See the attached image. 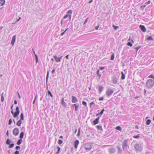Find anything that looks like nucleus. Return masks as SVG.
<instances>
[{"label": "nucleus", "mask_w": 154, "mask_h": 154, "mask_svg": "<svg viewBox=\"0 0 154 154\" xmlns=\"http://www.w3.org/2000/svg\"><path fill=\"white\" fill-rule=\"evenodd\" d=\"M154 85V81L152 79H149L146 82V86L148 89H150Z\"/></svg>", "instance_id": "nucleus-1"}, {"label": "nucleus", "mask_w": 154, "mask_h": 154, "mask_svg": "<svg viewBox=\"0 0 154 154\" xmlns=\"http://www.w3.org/2000/svg\"><path fill=\"white\" fill-rule=\"evenodd\" d=\"M134 148L136 152H140L143 150V146L141 144L136 143L134 145Z\"/></svg>", "instance_id": "nucleus-2"}, {"label": "nucleus", "mask_w": 154, "mask_h": 154, "mask_svg": "<svg viewBox=\"0 0 154 154\" xmlns=\"http://www.w3.org/2000/svg\"><path fill=\"white\" fill-rule=\"evenodd\" d=\"M128 139L125 140L122 144V149L124 151L125 149L127 148L128 147Z\"/></svg>", "instance_id": "nucleus-3"}, {"label": "nucleus", "mask_w": 154, "mask_h": 154, "mask_svg": "<svg viewBox=\"0 0 154 154\" xmlns=\"http://www.w3.org/2000/svg\"><path fill=\"white\" fill-rule=\"evenodd\" d=\"M11 113L13 115V116L14 118L17 117L19 115L20 113L19 110V108L18 106H17L16 108V111L14 112L13 109L11 111Z\"/></svg>", "instance_id": "nucleus-4"}, {"label": "nucleus", "mask_w": 154, "mask_h": 154, "mask_svg": "<svg viewBox=\"0 0 154 154\" xmlns=\"http://www.w3.org/2000/svg\"><path fill=\"white\" fill-rule=\"evenodd\" d=\"M92 147V144L91 143H86L84 144V148L86 150H90Z\"/></svg>", "instance_id": "nucleus-5"}, {"label": "nucleus", "mask_w": 154, "mask_h": 154, "mask_svg": "<svg viewBox=\"0 0 154 154\" xmlns=\"http://www.w3.org/2000/svg\"><path fill=\"white\" fill-rule=\"evenodd\" d=\"M19 132V129L17 128H15L13 130V134L16 136L18 134Z\"/></svg>", "instance_id": "nucleus-6"}, {"label": "nucleus", "mask_w": 154, "mask_h": 154, "mask_svg": "<svg viewBox=\"0 0 154 154\" xmlns=\"http://www.w3.org/2000/svg\"><path fill=\"white\" fill-rule=\"evenodd\" d=\"M113 93V91L110 88L108 89L106 91V95L108 96L111 95Z\"/></svg>", "instance_id": "nucleus-7"}, {"label": "nucleus", "mask_w": 154, "mask_h": 154, "mask_svg": "<svg viewBox=\"0 0 154 154\" xmlns=\"http://www.w3.org/2000/svg\"><path fill=\"white\" fill-rule=\"evenodd\" d=\"M108 150L110 154L114 153L116 151V150L114 147H111L109 148L108 149Z\"/></svg>", "instance_id": "nucleus-8"}, {"label": "nucleus", "mask_w": 154, "mask_h": 154, "mask_svg": "<svg viewBox=\"0 0 154 154\" xmlns=\"http://www.w3.org/2000/svg\"><path fill=\"white\" fill-rule=\"evenodd\" d=\"M79 103H75L72 105V107H75V110L77 111L79 109Z\"/></svg>", "instance_id": "nucleus-9"}, {"label": "nucleus", "mask_w": 154, "mask_h": 154, "mask_svg": "<svg viewBox=\"0 0 154 154\" xmlns=\"http://www.w3.org/2000/svg\"><path fill=\"white\" fill-rule=\"evenodd\" d=\"M112 80L113 83L116 84L118 82V78L116 76H113L112 78Z\"/></svg>", "instance_id": "nucleus-10"}, {"label": "nucleus", "mask_w": 154, "mask_h": 154, "mask_svg": "<svg viewBox=\"0 0 154 154\" xmlns=\"http://www.w3.org/2000/svg\"><path fill=\"white\" fill-rule=\"evenodd\" d=\"M72 102L73 103H77L78 102V100L76 97L74 96H72Z\"/></svg>", "instance_id": "nucleus-11"}, {"label": "nucleus", "mask_w": 154, "mask_h": 154, "mask_svg": "<svg viewBox=\"0 0 154 154\" xmlns=\"http://www.w3.org/2000/svg\"><path fill=\"white\" fill-rule=\"evenodd\" d=\"M16 38V35H14L12 37V39L11 40V44L13 46L14 45V43L15 42Z\"/></svg>", "instance_id": "nucleus-12"}, {"label": "nucleus", "mask_w": 154, "mask_h": 154, "mask_svg": "<svg viewBox=\"0 0 154 154\" xmlns=\"http://www.w3.org/2000/svg\"><path fill=\"white\" fill-rule=\"evenodd\" d=\"M140 28L143 32H145L146 31V29L144 26L141 25L140 26Z\"/></svg>", "instance_id": "nucleus-13"}, {"label": "nucleus", "mask_w": 154, "mask_h": 154, "mask_svg": "<svg viewBox=\"0 0 154 154\" xmlns=\"http://www.w3.org/2000/svg\"><path fill=\"white\" fill-rule=\"evenodd\" d=\"M62 57V56L58 58L56 56H54V58L55 59V61L56 62H60L61 61V59Z\"/></svg>", "instance_id": "nucleus-14"}, {"label": "nucleus", "mask_w": 154, "mask_h": 154, "mask_svg": "<svg viewBox=\"0 0 154 154\" xmlns=\"http://www.w3.org/2000/svg\"><path fill=\"white\" fill-rule=\"evenodd\" d=\"M79 144V141L78 140H76L74 144V146L75 148L77 149L78 147V146Z\"/></svg>", "instance_id": "nucleus-15"}, {"label": "nucleus", "mask_w": 154, "mask_h": 154, "mask_svg": "<svg viewBox=\"0 0 154 154\" xmlns=\"http://www.w3.org/2000/svg\"><path fill=\"white\" fill-rule=\"evenodd\" d=\"M72 13V11L71 10H69L66 13V14H70L69 15V20H70L71 18V14Z\"/></svg>", "instance_id": "nucleus-16"}, {"label": "nucleus", "mask_w": 154, "mask_h": 154, "mask_svg": "<svg viewBox=\"0 0 154 154\" xmlns=\"http://www.w3.org/2000/svg\"><path fill=\"white\" fill-rule=\"evenodd\" d=\"M99 119V117H97L95 120L93 121V122L94 123V125H95L98 123Z\"/></svg>", "instance_id": "nucleus-17"}, {"label": "nucleus", "mask_w": 154, "mask_h": 154, "mask_svg": "<svg viewBox=\"0 0 154 154\" xmlns=\"http://www.w3.org/2000/svg\"><path fill=\"white\" fill-rule=\"evenodd\" d=\"M61 104L65 108L66 107V103L64 101L63 98H62L61 99Z\"/></svg>", "instance_id": "nucleus-18"}, {"label": "nucleus", "mask_w": 154, "mask_h": 154, "mask_svg": "<svg viewBox=\"0 0 154 154\" xmlns=\"http://www.w3.org/2000/svg\"><path fill=\"white\" fill-rule=\"evenodd\" d=\"M104 88V87L102 86H99L98 91L100 94L102 92Z\"/></svg>", "instance_id": "nucleus-19"}, {"label": "nucleus", "mask_w": 154, "mask_h": 154, "mask_svg": "<svg viewBox=\"0 0 154 154\" xmlns=\"http://www.w3.org/2000/svg\"><path fill=\"white\" fill-rule=\"evenodd\" d=\"M117 147L118 149V153L121 154L122 153V150L121 147L117 146Z\"/></svg>", "instance_id": "nucleus-20"}, {"label": "nucleus", "mask_w": 154, "mask_h": 154, "mask_svg": "<svg viewBox=\"0 0 154 154\" xmlns=\"http://www.w3.org/2000/svg\"><path fill=\"white\" fill-rule=\"evenodd\" d=\"M5 2V0H0V4L1 5V6L4 5Z\"/></svg>", "instance_id": "nucleus-21"}, {"label": "nucleus", "mask_w": 154, "mask_h": 154, "mask_svg": "<svg viewBox=\"0 0 154 154\" xmlns=\"http://www.w3.org/2000/svg\"><path fill=\"white\" fill-rule=\"evenodd\" d=\"M21 121L22 120H19L17 121L16 123V125L17 126H20L21 125V124L22 123Z\"/></svg>", "instance_id": "nucleus-22"}, {"label": "nucleus", "mask_w": 154, "mask_h": 154, "mask_svg": "<svg viewBox=\"0 0 154 154\" xmlns=\"http://www.w3.org/2000/svg\"><path fill=\"white\" fill-rule=\"evenodd\" d=\"M122 76L121 77V79L122 80H124L125 79V74L122 72H121Z\"/></svg>", "instance_id": "nucleus-23"}, {"label": "nucleus", "mask_w": 154, "mask_h": 154, "mask_svg": "<svg viewBox=\"0 0 154 154\" xmlns=\"http://www.w3.org/2000/svg\"><path fill=\"white\" fill-rule=\"evenodd\" d=\"M24 115L23 112H22L20 114V119L21 120L23 121L24 120Z\"/></svg>", "instance_id": "nucleus-24"}, {"label": "nucleus", "mask_w": 154, "mask_h": 154, "mask_svg": "<svg viewBox=\"0 0 154 154\" xmlns=\"http://www.w3.org/2000/svg\"><path fill=\"white\" fill-rule=\"evenodd\" d=\"M97 128L99 130L102 131L103 128H102L101 125H98L96 126Z\"/></svg>", "instance_id": "nucleus-25"}, {"label": "nucleus", "mask_w": 154, "mask_h": 154, "mask_svg": "<svg viewBox=\"0 0 154 154\" xmlns=\"http://www.w3.org/2000/svg\"><path fill=\"white\" fill-rule=\"evenodd\" d=\"M11 142V140L9 138H8L6 141V143L7 145H10Z\"/></svg>", "instance_id": "nucleus-26"}, {"label": "nucleus", "mask_w": 154, "mask_h": 154, "mask_svg": "<svg viewBox=\"0 0 154 154\" xmlns=\"http://www.w3.org/2000/svg\"><path fill=\"white\" fill-rule=\"evenodd\" d=\"M22 142V139H20L18 140V141L17 142V143L18 145H20L21 144Z\"/></svg>", "instance_id": "nucleus-27"}, {"label": "nucleus", "mask_w": 154, "mask_h": 154, "mask_svg": "<svg viewBox=\"0 0 154 154\" xmlns=\"http://www.w3.org/2000/svg\"><path fill=\"white\" fill-rule=\"evenodd\" d=\"M24 133L23 132H21V133H20V136H19L20 139H22L23 138V136H24Z\"/></svg>", "instance_id": "nucleus-28"}, {"label": "nucleus", "mask_w": 154, "mask_h": 154, "mask_svg": "<svg viewBox=\"0 0 154 154\" xmlns=\"http://www.w3.org/2000/svg\"><path fill=\"white\" fill-rule=\"evenodd\" d=\"M100 72L99 71V69L98 70L97 72V75L99 76V79H100L102 75L100 73Z\"/></svg>", "instance_id": "nucleus-29"}, {"label": "nucleus", "mask_w": 154, "mask_h": 154, "mask_svg": "<svg viewBox=\"0 0 154 154\" xmlns=\"http://www.w3.org/2000/svg\"><path fill=\"white\" fill-rule=\"evenodd\" d=\"M49 71H48L47 72V74L46 77V82L47 84L48 81V77H49Z\"/></svg>", "instance_id": "nucleus-30"}, {"label": "nucleus", "mask_w": 154, "mask_h": 154, "mask_svg": "<svg viewBox=\"0 0 154 154\" xmlns=\"http://www.w3.org/2000/svg\"><path fill=\"white\" fill-rule=\"evenodd\" d=\"M48 95H50V97H53V96L52 94L51 91H50L49 90H48Z\"/></svg>", "instance_id": "nucleus-31"}, {"label": "nucleus", "mask_w": 154, "mask_h": 154, "mask_svg": "<svg viewBox=\"0 0 154 154\" xmlns=\"http://www.w3.org/2000/svg\"><path fill=\"white\" fill-rule=\"evenodd\" d=\"M151 122V120L150 119H148L146 122V124L149 125L150 124Z\"/></svg>", "instance_id": "nucleus-32"}, {"label": "nucleus", "mask_w": 154, "mask_h": 154, "mask_svg": "<svg viewBox=\"0 0 154 154\" xmlns=\"http://www.w3.org/2000/svg\"><path fill=\"white\" fill-rule=\"evenodd\" d=\"M148 40H153V39L151 36H149L147 38Z\"/></svg>", "instance_id": "nucleus-33"}, {"label": "nucleus", "mask_w": 154, "mask_h": 154, "mask_svg": "<svg viewBox=\"0 0 154 154\" xmlns=\"http://www.w3.org/2000/svg\"><path fill=\"white\" fill-rule=\"evenodd\" d=\"M127 44L128 46H129L131 47H132L133 45L130 42H128Z\"/></svg>", "instance_id": "nucleus-34"}, {"label": "nucleus", "mask_w": 154, "mask_h": 154, "mask_svg": "<svg viewBox=\"0 0 154 154\" xmlns=\"http://www.w3.org/2000/svg\"><path fill=\"white\" fill-rule=\"evenodd\" d=\"M14 146V144L13 143H11V144H10L8 146V148H11L13 147V146Z\"/></svg>", "instance_id": "nucleus-35"}, {"label": "nucleus", "mask_w": 154, "mask_h": 154, "mask_svg": "<svg viewBox=\"0 0 154 154\" xmlns=\"http://www.w3.org/2000/svg\"><path fill=\"white\" fill-rule=\"evenodd\" d=\"M114 58V54L112 53L111 56L110 60H113Z\"/></svg>", "instance_id": "nucleus-36"}, {"label": "nucleus", "mask_w": 154, "mask_h": 154, "mask_svg": "<svg viewBox=\"0 0 154 154\" xmlns=\"http://www.w3.org/2000/svg\"><path fill=\"white\" fill-rule=\"evenodd\" d=\"M140 135V134H138L136 136H133V138H134L137 139L140 137V136H139Z\"/></svg>", "instance_id": "nucleus-37"}, {"label": "nucleus", "mask_w": 154, "mask_h": 154, "mask_svg": "<svg viewBox=\"0 0 154 154\" xmlns=\"http://www.w3.org/2000/svg\"><path fill=\"white\" fill-rule=\"evenodd\" d=\"M57 149H58V151H57V152H56V154H58L59 153L61 149L58 146H57Z\"/></svg>", "instance_id": "nucleus-38"}, {"label": "nucleus", "mask_w": 154, "mask_h": 154, "mask_svg": "<svg viewBox=\"0 0 154 154\" xmlns=\"http://www.w3.org/2000/svg\"><path fill=\"white\" fill-rule=\"evenodd\" d=\"M35 57L36 63H37L38 61V56H37V55L35 54Z\"/></svg>", "instance_id": "nucleus-39"}, {"label": "nucleus", "mask_w": 154, "mask_h": 154, "mask_svg": "<svg viewBox=\"0 0 154 154\" xmlns=\"http://www.w3.org/2000/svg\"><path fill=\"white\" fill-rule=\"evenodd\" d=\"M116 129L117 130H119L120 131L122 130L121 127L120 126H117V127H116Z\"/></svg>", "instance_id": "nucleus-40"}, {"label": "nucleus", "mask_w": 154, "mask_h": 154, "mask_svg": "<svg viewBox=\"0 0 154 154\" xmlns=\"http://www.w3.org/2000/svg\"><path fill=\"white\" fill-rule=\"evenodd\" d=\"M63 142L62 140L60 139H59L58 140V144L60 145Z\"/></svg>", "instance_id": "nucleus-41"}, {"label": "nucleus", "mask_w": 154, "mask_h": 154, "mask_svg": "<svg viewBox=\"0 0 154 154\" xmlns=\"http://www.w3.org/2000/svg\"><path fill=\"white\" fill-rule=\"evenodd\" d=\"M3 93L2 94V96H1V101L2 102H3L4 101V97L3 96Z\"/></svg>", "instance_id": "nucleus-42"}, {"label": "nucleus", "mask_w": 154, "mask_h": 154, "mask_svg": "<svg viewBox=\"0 0 154 154\" xmlns=\"http://www.w3.org/2000/svg\"><path fill=\"white\" fill-rule=\"evenodd\" d=\"M81 128H79L78 129V132L77 134V135L78 136H79L80 135V132Z\"/></svg>", "instance_id": "nucleus-43"}, {"label": "nucleus", "mask_w": 154, "mask_h": 154, "mask_svg": "<svg viewBox=\"0 0 154 154\" xmlns=\"http://www.w3.org/2000/svg\"><path fill=\"white\" fill-rule=\"evenodd\" d=\"M112 26L115 30L119 28V26H116L114 25H113Z\"/></svg>", "instance_id": "nucleus-44"}, {"label": "nucleus", "mask_w": 154, "mask_h": 154, "mask_svg": "<svg viewBox=\"0 0 154 154\" xmlns=\"http://www.w3.org/2000/svg\"><path fill=\"white\" fill-rule=\"evenodd\" d=\"M82 103L83 105H84L85 106H86L87 105V103L85 101H82Z\"/></svg>", "instance_id": "nucleus-45"}, {"label": "nucleus", "mask_w": 154, "mask_h": 154, "mask_svg": "<svg viewBox=\"0 0 154 154\" xmlns=\"http://www.w3.org/2000/svg\"><path fill=\"white\" fill-rule=\"evenodd\" d=\"M69 14H66V15H65L63 17V19H66V18H67L69 16Z\"/></svg>", "instance_id": "nucleus-46"}, {"label": "nucleus", "mask_w": 154, "mask_h": 154, "mask_svg": "<svg viewBox=\"0 0 154 154\" xmlns=\"http://www.w3.org/2000/svg\"><path fill=\"white\" fill-rule=\"evenodd\" d=\"M101 116H102V115L101 114H100V113H99L97 114H96V116H98V117H99V118H100V117Z\"/></svg>", "instance_id": "nucleus-47"}, {"label": "nucleus", "mask_w": 154, "mask_h": 154, "mask_svg": "<svg viewBox=\"0 0 154 154\" xmlns=\"http://www.w3.org/2000/svg\"><path fill=\"white\" fill-rule=\"evenodd\" d=\"M99 26H100V24L98 23V25L97 26H96L95 27V28L96 29V30H98V29L99 27Z\"/></svg>", "instance_id": "nucleus-48"}, {"label": "nucleus", "mask_w": 154, "mask_h": 154, "mask_svg": "<svg viewBox=\"0 0 154 154\" xmlns=\"http://www.w3.org/2000/svg\"><path fill=\"white\" fill-rule=\"evenodd\" d=\"M106 67V66H103V67H99V70H102L103 69H105V67Z\"/></svg>", "instance_id": "nucleus-49"}, {"label": "nucleus", "mask_w": 154, "mask_h": 154, "mask_svg": "<svg viewBox=\"0 0 154 154\" xmlns=\"http://www.w3.org/2000/svg\"><path fill=\"white\" fill-rule=\"evenodd\" d=\"M15 149L17 150H19L20 149V147L18 146H17L15 147Z\"/></svg>", "instance_id": "nucleus-50"}, {"label": "nucleus", "mask_w": 154, "mask_h": 154, "mask_svg": "<svg viewBox=\"0 0 154 154\" xmlns=\"http://www.w3.org/2000/svg\"><path fill=\"white\" fill-rule=\"evenodd\" d=\"M141 46H138V47H136L135 48V49L137 51H137H138V50L140 49V48H141Z\"/></svg>", "instance_id": "nucleus-51"}, {"label": "nucleus", "mask_w": 154, "mask_h": 154, "mask_svg": "<svg viewBox=\"0 0 154 154\" xmlns=\"http://www.w3.org/2000/svg\"><path fill=\"white\" fill-rule=\"evenodd\" d=\"M12 123V119H9L8 121V124L9 125H10Z\"/></svg>", "instance_id": "nucleus-52"}, {"label": "nucleus", "mask_w": 154, "mask_h": 154, "mask_svg": "<svg viewBox=\"0 0 154 154\" xmlns=\"http://www.w3.org/2000/svg\"><path fill=\"white\" fill-rule=\"evenodd\" d=\"M105 111V110L104 109H103L100 112V114H101V115H102V114L103 113V112H104V111Z\"/></svg>", "instance_id": "nucleus-53"}, {"label": "nucleus", "mask_w": 154, "mask_h": 154, "mask_svg": "<svg viewBox=\"0 0 154 154\" xmlns=\"http://www.w3.org/2000/svg\"><path fill=\"white\" fill-rule=\"evenodd\" d=\"M88 19V17L85 20V22L83 24H85L87 22Z\"/></svg>", "instance_id": "nucleus-54"}, {"label": "nucleus", "mask_w": 154, "mask_h": 154, "mask_svg": "<svg viewBox=\"0 0 154 154\" xmlns=\"http://www.w3.org/2000/svg\"><path fill=\"white\" fill-rule=\"evenodd\" d=\"M146 6V5L141 6L140 7V8L141 9H143Z\"/></svg>", "instance_id": "nucleus-55"}, {"label": "nucleus", "mask_w": 154, "mask_h": 154, "mask_svg": "<svg viewBox=\"0 0 154 154\" xmlns=\"http://www.w3.org/2000/svg\"><path fill=\"white\" fill-rule=\"evenodd\" d=\"M154 76L152 74H151V75H150L148 76V77L149 78H153Z\"/></svg>", "instance_id": "nucleus-56"}, {"label": "nucleus", "mask_w": 154, "mask_h": 154, "mask_svg": "<svg viewBox=\"0 0 154 154\" xmlns=\"http://www.w3.org/2000/svg\"><path fill=\"white\" fill-rule=\"evenodd\" d=\"M103 99H104L103 97H101L99 98V100L100 101L103 100Z\"/></svg>", "instance_id": "nucleus-57"}, {"label": "nucleus", "mask_w": 154, "mask_h": 154, "mask_svg": "<svg viewBox=\"0 0 154 154\" xmlns=\"http://www.w3.org/2000/svg\"><path fill=\"white\" fill-rule=\"evenodd\" d=\"M150 3V1L149 0L147 2H146L145 3V4H146V5L149 4Z\"/></svg>", "instance_id": "nucleus-58"}, {"label": "nucleus", "mask_w": 154, "mask_h": 154, "mask_svg": "<svg viewBox=\"0 0 154 154\" xmlns=\"http://www.w3.org/2000/svg\"><path fill=\"white\" fill-rule=\"evenodd\" d=\"M90 107H91V105L93 104H95V103L94 102H91L90 103Z\"/></svg>", "instance_id": "nucleus-59"}, {"label": "nucleus", "mask_w": 154, "mask_h": 154, "mask_svg": "<svg viewBox=\"0 0 154 154\" xmlns=\"http://www.w3.org/2000/svg\"><path fill=\"white\" fill-rule=\"evenodd\" d=\"M55 71V69H53L52 71V74H54Z\"/></svg>", "instance_id": "nucleus-60"}, {"label": "nucleus", "mask_w": 154, "mask_h": 154, "mask_svg": "<svg viewBox=\"0 0 154 154\" xmlns=\"http://www.w3.org/2000/svg\"><path fill=\"white\" fill-rule=\"evenodd\" d=\"M135 128L137 129H138L139 128V127L138 125H136L135 126Z\"/></svg>", "instance_id": "nucleus-61"}, {"label": "nucleus", "mask_w": 154, "mask_h": 154, "mask_svg": "<svg viewBox=\"0 0 154 154\" xmlns=\"http://www.w3.org/2000/svg\"><path fill=\"white\" fill-rule=\"evenodd\" d=\"M6 135L8 137L9 136L8 131V130L6 132Z\"/></svg>", "instance_id": "nucleus-62"}, {"label": "nucleus", "mask_w": 154, "mask_h": 154, "mask_svg": "<svg viewBox=\"0 0 154 154\" xmlns=\"http://www.w3.org/2000/svg\"><path fill=\"white\" fill-rule=\"evenodd\" d=\"M69 55L68 54L66 56H65V57L67 59H69Z\"/></svg>", "instance_id": "nucleus-63"}, {"label": "nucleus", "mask_w": 154, "mask_h": 154, "mask_svg": "<svg viewBox=\"0 0 154 154\" xmlns=\"http://www.w3.org/2000/svg\"><path fill=\"white\" fill-rule=\"evenodd\" d=\"M65 33V32H62V33H61V35H60V36H62V35H63Z\"/></svg>", "instance_id": "nucleus-64"}]
</instances>
